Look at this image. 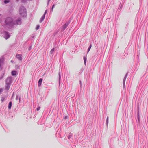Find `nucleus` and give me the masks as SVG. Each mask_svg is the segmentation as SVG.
<instances>
[{
    "label": "nucleus",
    "mask_w": 148,
    "mask_h": 148,
    "mask_svg": "<svg viewBox=\"0 0 148 148\" xmlns=\"http://www.w3.org/2000/svg\"><path fill=\"white\" fill-rule=\"evenodd\" d=\"M0 22L2 25L0 30L1 36L7 39L9 38L10 35L5 30L11 28L14 26L13 19L12 17H8L3 21L0 20Z\"/></svg>",
    "instance_id": "obj_1"
},
{
    "label": "nucleus",
    "mask_w": 148,
    "mask_h": 148,
    "mask_svg": "<svg viewBox=\"0 0 148 148\" xmlns=\"http://www.w3.org/2000/svg\"><path fill=\"white\" fill-rule=\"evenodd\" d=\"M19 12L20 15L23 17L26 16L27 15L26 8L24 6H21L20 8Z\"/></svg>",
    "instance_id": "obj_2"
},
{
    "label": "nucleus",
    "mask_w": 148,
    "mask_h": 148,
    "mask_svg": "<svg viewBox=\"0 0 148 148\" xmlns=\"http://www.w3.org/2000/svg\"><path fill=\"white\" fill-rule=\"evenodd\" d=\"M21 18H19L17 20L13 21L14 25H20L21 24Z\"/></svg>",
    "instance_id": "obj_3"
},
{
    "label": "nucleus",
    "mask_w": 148,
    "mask_h": 148,
    "mask_svg": "<svg viewBox=\"0 0 148 148\" xmlns=\"http://www.w3.org/2000/svg\"><path fill=\"white\" fill-rule=\"evenodd\" d=\"M12 82V78L11 77H8L6 80V83L11 84Z\"/></svg>",
    "instance_id": "obj_4"
},
{
    "label": "nucleus",
    "mask_w": 148,
    "mask_h": 148,
    "mask_svg": "<svg viewBox=\"0 0 148 148\" xmlns=\"http://www.w3.org/2000/svg\"><path fill=\"white\" fill-rule=\"evenodd\" d=\"M128 73V72H127V73H126L125 75V76L123 79V88H124L125 89V82L126 79L127 77V76Z\"/></svg>",
    "instance_id": "obj_5"
},
{
    "label": "nucleus",
    "mask_w": 148,
    "mask_h": 148,
    "mask_svg": "<svg viewBox=\"0 0 148 148\" xmlns=\"http://www.w3.org/2000/svg\"><path fill=\"white\" fill-rule=\"evenodd\" d=\"M70 21H68L63 26V30H64L65 29H66L68 25L70 23Z\"/></svg>",
    "instance_id": "obj_6"
},
{
    "label": "nucleus",
    "mask_w": 148,
    "mask_h": 148,
    "mask_svg": "<svg viewBox=\"0 0 148 148\" xmlns=\"http://www.w3.org/2000/svg\"><path fill=\"white\" fill-rule=\"evenodd\" d=\"M11 84H10L6 83L5 86V89L6 90H9L10 86Z\"/></svg>",
    "instance_id": "obj_7"
},
{
    "label": "nucleus",
    "mask_w": 148,
    "mask_h": 148,
    "mask_svg": "<svg viewBox=\"0 0 148 148\" xmlns=\"http://www.w3.org/2000/svg\"><path fill=\"white\" fill-rule=\"evenodd\" d=\"M16 57L20 61H21L22 60L21 55L20 54H17L16 56Z\"/></svg>",
    "instance_id": "obj_8"
},
{
    "label": "nucleus",
    "mask_w": 148,
    "mask_h": 148,
    "mask_svg": "<svg viewBox=\"0 0 148 148\" xmlns=\"http://www.w3.org/2000/svg\"><path fill=\"white\" fill-rule=\"evenodd\" d=\"M42 78H40L38 81V87L40 86L42 82Z\"/></svg>",
    "instance_id": "obj_9"
},
{
    "label": "nucleus",
    "mask_w": 148,
    "mask_h": 148,
    "mask_svg": "<svg viewBox=\"0 0 148 148\" xmlns=\"http://www.w3.org/2000/svg\"><path fill=\"white\" fill-rule=\"evenodd\" d=\"M18 99H19V103H20V99H21V98H20V96L18 95H16V100H17Z\"/></svg>",
    "instance_id": "obj_10"
},
{
    "label": "nucleus",
    "mask_w": 148,
    "mask_h": 148,
    "mask_svg": "<svg viewBox=\"0 0 148 148\" xmlns=\"http://www.w3.org/2000/svg\"><path fill=\"white\" fill-rule=\"evenodd\" d=\"M45 15H43L42 17L40 19V22L41 23L44 20L45 18Z\"/></svg>",
    "instance_id": "obj_11"
},
{
    "label": "nucleus",
    "mask_w": 148,
    "mask_h": 148,
    "mask_svg": "<svg viewBox=\"0 0 148 148\" xmlns=\"http://www.w3.org/2000/svg\"><path fill=\"white\" fill-rule=\"evenodd\" d=\"M11 74L12 75L15 76L16 74V72L15 71H13L11 72Z\"/></svg>",
    "instance_id": "obj_12"
},
{
    "label": "nucleus",
    "mask_w": 148,
    "mask_h": 148,
    "mask_svg": "<svg viewBox=\"0 0 148 148\" xmlns=\"http://www.w3.org/2000/svg\"><path fill=\"white\" fill-rule=\"evenodd\" d=\"M3 58H1L0 59V67H1V64L3 63Z\"/></svg>",
    "instance_id": "obj_13"
},
{
    "label": "nucleus",
    "mask_w": 148,
    "mask_h": 148,
    "mask_svg": "<svg viewBox=\"0 0 148 148\" xmlns=\"http://www.w3.org/2000/svg\"><path fill=\"white\" fill-rule=\"evenodd\" d=\"M12 106V102H10L9 103L8 106V108L9 109H10L11 108Z\"/></svg>",
    "instance_id": "obj_14"
},
{
    "label": "nucleus",
    "mask_w": 148,
    "mask_h": 148,
    "mask_svg": "<svg viewBox=\"0 0 148 148\" xmlns=\"http://www.w3.org/2000/svg\"><path fill=\"white\" fill-rule=\"evenodd\" d=\"M84 64L85 65L86 63L87 58L85 57H84Z\"/></svg>",
    "instance_id": "obj_15"
},
{
    "label": "nucleus",
    "mask_w": 148,
    "mask_h": 148,
    "mask_svg": "<svg viewBox=\"0 0 148 148\" xmlns=\"http://www.w3.org/2000/svg\"><path fill=\"white\" fill-rule=\"evenodd\" d=\"M108 120H109V118L108 117H107L106 119V125L107 126L108 124Z\"/></svg>",
    "instance_id": "obj_16"
},
{
    "label": "nucleus",
    "mask_w": 148,
    "mask_h": 148,
    "mask_svg": "<svg viewBox=\"0 0 148 148\" xmlns=\"http://www.w3.org/2000/svg\"><path fill=\"white\" fill-rule=\"evenodd\" d=\"M91 47H92V45H91V44H90L88 49V51H87L88 53L89 51L90 50Z\"/></svg>",
    "instance_id": "obj_17"
},
{
    "label": "nucleus",
    "mask_w": 148,
    "mask_h": 148,
    "mask_svg": "<svg viewBox=\"0 0 148 148\" xmlns=\"http://www.w3.org/2000/svg\"><path fill=\"white\" fill-rule=\"evenodd\" d=\"M54 51V48H53L51 51L50 53L51 54H52Z\"/></svg>",
    "instance_id": "obj_18"
},
{
    "label": "nucleus",
    "mask_w": 148,
    "mask_h": 148,
    "mask_svg": "<svg viewBox=\"0 0 148 148\" xmlns=\"http://www.w3.org/2000/svg\"><path fill=\"white\" fill-rule=\"evenodd\" d=\"M10 0H5L4 1V3L5 4H7L9 2Z\"/></svg>",
    "instance_id": "obj_19"
},
{
    "label": "nucleus",
    "mask_w": 148,
    "mask_h": 148,
    "mask_svg": "<svg viewBox=\"0 0 148 148\" xmlns=\"http://www.w3.org/2000/svg\"><path fill=\"white\" fill-rule=\"evenodd\" d=\"M59 84L60 83V79L61 78V75L60 74V72H59Z\"/></svg>",
    "instance_id": "obj_20"
},
{
    "label": "nucleus",
    "mask_w": 148,
    "mask_h": 148,
    "mask_svg": "<svg viewBox=\"0 0 148 148\" xmlns=\"http://www.w3.org/2000/svg\"><path fill=\"white\" fill-rule=\"evenodd\" d=\"M72 135V134L71 133H70L69 134V135L68 136V139H69L71 137Z\"/></svg>",
    "instance_id": "obj_21"
},
{
    "label": "nucleus",
    "mask_w": 148,
    "mask_h": 148,
    "mask_svg": "<svg viewBox=\"0 0 148 148\" xmlns=\"http://www.w3.org/2000/svg\"><path fill=\"white\" fill-rule=\"evenodd\" d=\"M5 100V98L3 97H2L1 99V101L2 102H3Z\"/></svg>",
    "instance_id": "obj_22"
},
{
    "label": "nucleus",
    "mask_w": 148,
    "mask_h": 148,
    "mask_svg": "<svg viewBox=\"0 0 148 148\" xmlns=\"http://www.w3.org/2000/svg\"><path fill=\"white\" fill-rule=\"evenodd\" d=\"M39 27H40V26H39V25H37V26H36V30H38V29H39Z\"/></svg>",
    "instance_id": "obj_23"
},
{
    "label": "nucleus",
    "mask_w": 148,
    "mask_h": 148,
    "mask_svg": "<svg viewBox=\"0 0 148 148\" xmlns=\"http://www.w3.org/2000/svg\"><path fill=\"white\" fill-rule=\"evenodd\" d=\"M3 89L1 88L0 89V94H1L3 91Z\"/></svg>",
    "instance_id": "obj_24"
},
{
    "label": "nucleus",
    "mask_w": 148,
    "mask_h": 148,
    "mask_svg": "<svg viewBox=\"0 0 148 148\" xmlns=\"http://www.w3.org/2000/svg\"><path fill=\"white\" fill-rule=\"evenodd\" d=\"M3 75H1V76L0 77V80H1L3 78Z\"/></svg>",
    "instance_id": "obj_25"
},
{
    "label": "nucleus",
    "mask_w": 148,
    "mask_h": 148,
    "mask_svg": "<svg viewBox=\"0 0 148 148\" xmlns=\"http://www.w3.org/2000/svg\"><path fill=\"white\" fill-rule=\"evenodd\" d=\"M138 121H140V118H139V116L138 112Z\"/></svg>",
    "instance_id": "obj_26"
},
{
    "label": "nucleus",
    "mask_w": 148,
    "mask_h": 148,
    "mask_svg": "<svg viewBox=\"0 0 148 148\" xmlns=\"http://www.w3.org/2000/svg\"><path fill=\"white\" fill-rule=\"evenodd\" d=\"M47 10H46L43 15H45H45L47 13Z\"/></svg>",
    "instance_id": "obj_27"
},
{
    "label": "nucleus",
    "mask_w": 148,
    "mask_h": 148,
    "mask_svg": "<svg viewBox=\"0 0 148 148\" xmlns=\"http://www.w3.org/2000/svg\"><path fill=\"white\" fill-rule=\"evenodd\" d=\"M21 1L22 2H25L26 1V0H21Z\"/></svg>",
    "instance_id": "obj_28"
},
{
    "label": "nucleus",
    "mask_w": 148,
    "mask_h": 148,
    "mask_svg": "<svg viewBox=\"0 0 148 148\" xmlns=\"http://www.w3.org/2000/svg\"><path fill=\"white\" fill-rule=\"evenodd\" d=\"M55 5H53L52 7V8H51V10H52V11L53 10V8L55 7Z\"/></svg>",
    "instance_id": "obj_29"
},
{
    "label": "nucleus",
    "mask_w": 148,
    "mask_h": 148,
    "mask_svg": "<svg viewBox=\"0 0 148 148\" xmlns=\"http://www.w3.org/2000/svg\"><path fill=\"white\" fill-rule=\"evenodd\" d=\"M40 107H39L37 108L36 110L37 111H39L40 109Z\"/></svg>",
    "instance_id": "obj_30"
},
{
    "label": "nucleus",
    "mask_w": 148,
    "mask_h": 148,
    "mask_svg": "<svg viewBox=\"0 0 148 148\" xmlns=\"http://www.w3.org/2000/svg\"><path fill=\"white\" fill-rule=\"evenodd\" d=\"M31 48H32V46H31L29 47V48H28L29 50L30 51V50H31Z\"/></svg>",
    "instance_id": "obj_31"
},
{
    "label": "nucleus",
    "mask_w": 148,
    "mask_h": 148,
    "mask_svg": "<svg viewBox=\"0 0 148 148\" xmlns=\"http://www.w3.org/2000/svg\"><path fill=\"white\" fill-rule=\"evenodd\" d=\"M51 0H48V2H47V5H48V4H49V2H50V1Z\"/></svg>",
    "instance_id": "obj_32"
},
{
    "label": "nucleus",
    "mask_w": 148,
    "mask_h": 148,
    "mask_svg": "<svg viewBox=\"0 0 148 148\" xmlns=\"http://www.w3.org/2000/svg\"><path fill=\"white\" fill-rule=\"evenodd\" d=\"M15 67H16V68L17 67L18 68L19 67L17 65H16L15 66Z\"/></svg>",
    "instance_id": "obj_33"
},
{
    "label": "nucleus",
    "mask_w": 148,
    "mask_h": 148,
    "mask_svg": "<svg viewBox=\"0 0 148 148\" xmlns=\"http://www.w3.org/2000/svg\"><path fill=\"white\" fill-rule=\"evenodd\" d=\"M79 82L80 83V86H82L81 82V81H80Z\"/></svg>",
    "instance_id": "obj_34"
},
{
    "label": "nucleus",
    "mask_w": 148,
    "mask_h": 148,
    "mask_svg": "<svg viewBox=\"0 0 148 148\" xmlns=\"http://www.w3.org/2000/svg\"><path fill=\"white\" fill-rule=\"evenodd\" d=\"M67 116H65V117L64 119H67Z\"/></svg>",
    "instance_id": "obj_35"
},
{
    "label": "nucleus",
    "mask_w": 148,
    "mask_h": 148,
    "mask_svg": "<svg viewBox=\"0 0 148 148\" xmlns=\"http://www.w3.org/2000/svg\"><path fill=\"white\" fill-rule=\"evenodd\" d=\"M17 2H18L19 1V0H16Z\"/></svg>",
    "instance_id": "obj_36"
},
{
    "label": "nucleus",
    "mask_w": 148,
    "mask_h": 148,
    "mask_svg": "<svg viewBox=\"0 0 148 148\" xmlns=\"http://www.w3.org/2000/svg\"><path fill=\"white\" fill-rule=\"evenodd\" d=\"M32 37H34V36L32 35Z\"/></svg>",
    "instance_id": "obj_37"
},
{
    "label": "nucleus",
    "mask_w": 148,
    "mask_h": 148,
    "mask_svg": "<svg viewBox=\"0 0 148 148\" xmlns=\"http://www.w3.org/2000/svg\"><path fill=\"white\" fill-rule=\"evenodd\" d=\"M11 62H12V60H11Z\"/></svg>",
    "instance_id": "obj_38"
},
{
    "label": "nucleus",
    "mask_w": 148,
    "mask_h": 148,
    "mask_svg": "<svg viewBox=\"0 0 148 148\" xmlns=\"http://www.w3.org/2000/svg\"><path fill=\"white\" fill-rule=\"evenodd\" d=\"M1 14H0V16H1Z\"/></svg>",
    "instance_id": "obj_39"
}]
</instances>
